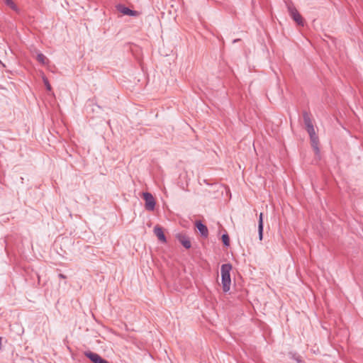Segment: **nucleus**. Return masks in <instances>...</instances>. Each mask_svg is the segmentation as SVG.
<instances>
[{"label":"nucleus","instance_id":"4","mask_svg":"<svg viewBox=\"0 0 363 363\" xmlns=\"http://www.w3.org/2000/svg\"><path fill=\"white\" fill-rule=\"evenodd\" d=\"M176 238L185 249H190L191 247L190 239L185 234L179 233L176 235Z\"/></svg>","mask_w":363,"mask_h":363},{"label":"nucleus","instance_id":"8","mask_svg":"<svg viewBox=\"0 0 363 363\" xmlns=\"http://www.w3.org/2000/svg\"><path fill=\"white\" fill-rule=\"evenodd\" d=\"M310 140H311V146L315 152V154L318 155L320 153V149L318 147L319 138H318V135L317 134L313 135H311V136H310Z\"/></svg>","mask_w":363,"mask_h":363},{"label":"nucleus","instance_id":"1","mask_svg":"<svg viewBox=\"0 0 363 363\" xmlns=\"http://www.w3.org/2000/svg\"><path fill=\"white\" fill-rule=\"evenodd\" d=\"M288 11L291 18L296 25L303 27L305 25V20L298 10L293 5H289L288 6Z\"/></svg>","mask_w":363,"mask_h":363},{"label":"nucleus","instance_id":"18","mask_svg":"<svg viewBox=\"0 0 363 363\" xmlns=\"http://www.w3.org/2000/svg\"><path fill=\"white\" fill-rule=\"evenodd\" d=\"M58 277H59L60 279H67V276H66V275H65V274H58Z\"/></svg>","mask_w":363,"mask_h":363},{"label":"nucleus","instance_id":"16","mask_svg":"<svg viewBox=\"0 0 363 363\" xmlns=\"http://www.w3.org/2000/svg\"><path fill=\"white\" fill-rule=\"evenodd\" d=\"M43 82H44V84H45V87H46V89H47L48 91H51L52 87H51V85H50V82H49V81H48V78L44 77V78H43Z\"/></svg>","mask_w":363,"mask_h":363},{"label":"nucleus","instance_id":"13","mask_svg":"<svg viewBox=\"0 0 363 363\" xmlns=\"http://www.w3.org/2000/svg\"><path fill=\"white\" fill-rule=\"evenodd\" d=\"M5 4L9 6L12 10L18 12V9L12 0H4Z\"/></svg>","mask_w":363,"mask_h":363},{"label":"nucleus","instance_id":"10","mask_svg":"<svg viewBox=\"0 0 363 363\" xmlns=\"http://www.w3.org/2000/svg\"><path fill=\"white\" fill-rule=\"evenodd\" d=\"M221 283L223 291L226 293L230 289L231 279L230 277H221Z\"/></svg>","mask_w":363,"mask_h":363},{"label":"nucleus","instance_id":"2","mask_svg":"<svg viewBox=\"0 0 363 363\" xmlns=\"http://www.w3.org/2000/svg\"><path fill=\"white\" fill-rule=\"evenodd\" d=\"M143 199L145 200V208L147 211H152L155 209L156 202L152 194L150 192H143Z\"/></svg>","mask_w":363,"mask_h":363},{"label":"nucleus","instance_id":"15","mask_svg":"<svg viewBox=\"0 0 363 363\" xmlns=\"http://www.w3.org/2000/svg\"><path fill=\"white\" fill-rule=\"evenodd\" d=\"M288 355L291 359L296 360L298 363L301 362V356L296 353L290 352H289Z\"/></svg>","mask_w":363,"mask_h":363},{"label":"nucleus","instance_id":"9","mask_svg":"<svg viewBox=\"0 0 363 363\" xmlns=\"http://www.w3.org/2000/svg\"><path fill=\"white\" fill-rule=\"evenodd\" d=\"M264 213H260L259 215L258 220V234H259V240L260 241L263 239V231H264Z\"/></svg>","mask_w":363,"mask_h":363},{"label":"nucleus","instance_id":"12","mask_svg":"<svg viewBox=\"0 0 363 363\" xmlns=\"http://www.w3.org/2000/svg\"><path fill=\"white\" fill-rule=\"evenodd\" d=\"M36 60L42 65H45L48 62V59L41 52L37 55Z\"/></svg>","mask_w":363,"mask_h":363},{"label":"nucleus","instance_id":"11","mask_svg":"<svg viewBox=\"0 0 363 363\" xmlns=\"http://www.w3.org/2000/svg\"><path fill=\"white\" fill-rule=\"evenodd\" d=\"M232 269V264L230 263L223 264L220 267L221 277H230V271Z\"/></svg>","mask_w":363,"mask_h":363},{"label":"nucleus","instance_id":"3","mask_svg":"<svg viewBox=\"0 0 363 363\" xmlns=\"http://www.w3.org/2000/svg\"><path fill=\"white\" fill-rule=\"evenodd\" d=\"M117 10L123 13V15L130 16H137L139 15V12L135 10H132L123 4H118L116 6Z\"/></svg>","mask_w":363,"mask_h":363},{"label":"nucleus","instance_id":"14","mask_svg":"<svg viewBox=\"0 0 363 363\" xmlns=\"http://www.w3.org/2000/svg\"><path fill=\"white\" fill-rule=\"evenodd\" d=\"M221 240L224 246L228 247L230 245V237L227 233L222 235Z\"/></svg>","mask_w":363,"mask_h":363},{"label":"nucleus","instance_id":"5","mask_svg":"<svg viewBox=\"0 0 363 363\" xmlns=\"http://www.w3.org/2000/svg\"><path fill=\"white\" fill-rule=\"evenodd\" d=\"M195 226L202 237L207 238L208 236V228L201 220H196Z\"/></svg>","mask_w":363,"mask_h":363},{"label":"nucleus","instance_id":"17","mask_svg":"<svg viewBox=\"0 0 363 363\" xmlns=\"http://www.w3.org/2000/svg\"><path fill=\"white\" fill-rule=\"evenodd\" d=\"M306 130L307 131V133H308L309 135V137L311 136V135H315V129H314V126H311V127H309V128H306Z\"/></svg>","mask_w":363,"mask_h":363},{"label":"nucleus","instance_id":"7","mask_svg":"<svg viewBox=\"0 0 363 363\" xmlns=\"http://www.w3.org/2000/svg\"><path fill=\"white\" fill-rule=\"evenodd\" d=\"M303 120L306 128L313 126V118L310 112L304 110L302 113Z\"/></svg>","mask_w":363,"mask_h":363},{"label":"nucleus","instance_id":"19","mask_svg":"<svg viewBox=\"0 0 363 363\" xmlns=\"http://www.w3.org/2000/svg\"><path fill=\"white\" fill-rule=\"evenodd\" d=\"M1 337H0V350H1Z\"/></svg>","mask_w":363,"mask_h":363},{"label":"nucleus","instance_id":"20","mask_svg":"<svg viewBox=\"0 0 363 363\" xmlns=\"http://www.w3.org/2000/svg\"><path fill=\"white\" fill-rule=\"evenodd\" d=\"M239 40H240V39L234 40L233 43L238 42V41H239Z\"/></svg>","mask_w":363,"mask_h":363},{"label":"nucleus","instance_id":"6","mask_svg":"<svg viewBox=\"0 0 363 363\" xmlns=\"http://www.w3.org/2000/svg\"><path fill=\"white\" fill-rule=\"evenodd\" d=\"M154 233L160 241L164 243L167 242L166 236L164 233L163 228L161 226L159 225H155L154 228Z\"/></svg>","mask_w":363,"mask_h":363}]
</instances>
